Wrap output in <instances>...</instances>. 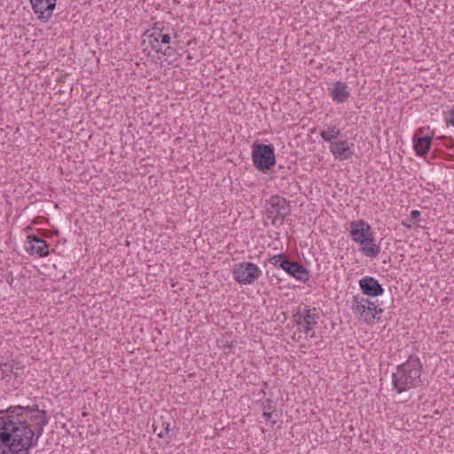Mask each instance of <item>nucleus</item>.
Segmentation results:
<instances>
[{"label":"nucleus","mask_w":454,"mask_h":454,"mask_svg":"<svg viewBox=\"0 0 454 454\" xmlns=\"http://www.w3.org/2000/svg\"><path fill=\"white\" fill-rule=\"evenodd\" d=\"M422 363L417 356L409 358L395 368L392 373V390L397 395L411 397L409 391L421 385Z\"/></svg>","instance_id":"obj_1"},{"label":"nucleus","mask_w":454,"mask_h":454,"mask_svg":"<svg viewBox=\"0 0 454 454\" xmlns=\"http://www.w3.org/2000/svg\"><path fill=\"white\" fill-rule=\"evenodd\" d=\"M269 262L277 268L282 269L297 280L305 283L309 279L308 270L300 262L290 260L285 254H278L270 257Z\"/></svg>","instance_id":"obj_2"},{"label":"nucleus","mask_w":454,"mask_h":454,"mask_svg":"<svg viewBox=\"0 0 454 454\" xmlns=\"http://www.w3.org/2000/svg\"><path fill=\"white\" fill-rule=\"evenodd\" d=\"M252 160L256 169L266 172L276 165L274 147L271 144H254Z\"/></svg>","instance_id":"obj_3"},{"label":"nucleus","mask_w":454,"mask_h":454,"mask_svg":"<svg viewBox=\"0 0 454 454\" xmlns=\"http://www.w3.org/2000/svg\"><path fill=\"white\" fill-rule=\"evenodd\" d=\"M290 212L289 202L284 197L274 195L267 202V218L271 221L272 225H276L278 221L283 223Z\"/></svg>","instance_id":"obj_4"},{"label":"nucleus","mask_w":454,"mask_h":454,"mask_svg":"<svg viewBox=\"0 0 454 454\" xmlns=\"http://www.w3.org/2000/svg\"><path fill=\"white\" fill-rule=\"evenodd\" d=\"M233 278L239 284H254L261 275L259 267L249 262L236 263L232 270Z\"/></svg>","instance_id":"obj_5"},{"label":"nucleus","mask_w":454,"mask_h":454,"mask_svg":"<svg viewBox=\"0 0 454 454\" xmlns=\"http://www.w3.org/2000/svg\"><path fill=\"white\" fill-rule=\"evenodd\" d=\"M353 310L360 315L364 321H370L375 317V315L383 310L379 308L378 301H372L364 296H354Z\"/></svg>","instance_id":"obj_6"},{"label":"nucleus","mask_w":454,"mask_h":454,"mask_svg":"<svg viewBox=\"0 0 454 454\" xmlns=\"http://www.w3.org/2000/svg\"><path fill=\"white\" fill-rule=\"evenodd\" d=\"M316 309H310L307 306L298 307L297 312L294 315V321L297 325H303V332L309 333L312 326L317 324L319 315L315 312Z\"/></svg>","instance_id":"obj_7"},{"label":"nucleus","mask_w":454,"mask_h":454,"mask_svg":"<svg viewBox=\"0 0 454 454\" xmlns=\"http://www.w3.org/2000/svg\"><path fill=\"white\" fill-rule=\"evenodd\" d=\"M350 236L352 239L359 244L372 242V228L364 220H356L350 223Z\"/></svg>","instance_id":"obj_8"},{"label":"nucleus","mask_w":454,"mask_h":454,"mask_svg":"<svg viewBox=\"0 0 454 454\" xmlns=\"http://www.w3.org/2000/svg\"><path fill=\"white\" fill-rule=\"evenodd\" d=\"M32 9L41 21H48L56 7L57 0H30Z\"/></svg>","instance_id":"obj_9"},{"label":"nucleus","mask_w":454,"mask_h":454,"mask_svg":"<svg viewBox=\"0 0 454 454\" xmlns=\"http://www.w3.org/2000/svg\"><path fill=\"white\" fill-rule=\"evenodd\" d=\"M26 250L30 254H35L43 257L49 254V246L43 239L36 235H28L26 243Z\"/></svg>","instance_id":"obj_10"},{"label":"nucleus","mask_w":454,"mask_h":454,"mask_svg":"<svg viewBox=\"0 0 454 454\" xmlns=\"http://www.w3.org/2000/svg\"><path fill=\"white\" fill-rule=\"evenodd\" d=\"M359 287L364 295L378 297L384 293V288L373 277L366 276L359 280Z\"/></svg>","instance_id":"obj_11"},{"label":"nucleus","mask_w":454,"mask_h":454,"mask_svg":"<svg viewBox=\"0 0 454 454\" xmlns=\"http://www.w3.org/2000/svg\"><path fill=\"white\" fill-rule=\"evenodd\" d=\"M160 30L154 28L151 32H147L145 34L144 43L150 45L152 49L155 51L157 53L161 52L164 54V49L160 43Z\"/></svg>","instance_id":"obj_12"},{"label":"nucleus","mask_w":454,"mask_h":454,"mask_svg":"<svg viewBox=\"0 0 454 454\" xmlns=\"http://www.w3.org/2000/svg\"><path fill=\"white\" fill-rule=\"evenodd\" d=\"M330 151L340 160H348L353 154L348 144H331Z\"/></svg>","instance_id":"obj_13"},{"label":"nucleus","mask_w":454,"mask_h":454,"mask_svg":"<svg viewBox=\"0 0 454 454\" xmlns=\"http://www.w3.org/2000/svg\"><path fill=\"white\" fill-rule=\"evenodd\" d=\"M332 97L335 101L339 103L345 102L349 97V91L348 90L347 84L341 82H335L333 84Z\"/></svg>","instance_id":"obj_14"},{"label":"nucleus","mask_w":454,"mask_h":454,"mask_svg":"<svg viewBox=\"0 0 454 454\" xmlns=\"http://www.w3.org/2000/svg\"><path fill=\"white\" fill-rule=\"evenodd\" d=\"M363 247L360 248V251L368 257H376L380 252V247L375 244L374 238L372 236V242H364L362 244Z\"/></svg>","instance_id":"obj_15"},{"label":"nucleus","mask_w":454,"mask_h":454,"mask_svg":"<svg viewBox=\"0 0 454 454\" xmlns=\"http://www.w3.org/2000/svg\"><path fill=\"white\" fill-rule=\"evenodd\" d=\"M169 427L170 423L163 420V419L160 418L159 420L154 421L153 431L157 433V435L160 438H163L164 436L168 435L169 432Z\"/></svg>","instance_id":"obj_16"},{"label":"nucleus","mask_w":454,"mask_h":454,"mask_svg":"<svg viewBox=\"0 0 454 454\" xmlns=\"http://www.w3.org/2000/svg\"><path fill=\"white\" fill-rule=\"evenodd\" d=\"M340 131L336 127H328L326 129L321 131V136L324 140L331 141L335 139L339 135Z\"/></svg>","instance_id":"obj_17"},{"label":"nucleus","mask_w":454,"mask_h":454,"mask_svg":"<svg viewBox=\"0 0 454 454\" xmlns=\"http://www.w3.org/2000/svg\"><path fill=\"white\" fill-rule=\"evenodd\" d=\"M432 144H412V148L418 155L425 156L430 150Z\"/></svg>","instance_id":"obj_18"},{"label":"nucleus","mask_w":454,"mask_h":454,"mask_svg":"<svg viewBox=\"0 0 454 454\" xmlns=\"http://www.w3.org/2000/svg\"><path fill=\"white\" fill-rule=\"evenodd\" d=\"M160 43L164 49V55L167 54V51L168 50H170V47H169V43H170V36L167 34H162V32L160 31Z\"/></svg>","instance_id":"obj_19"},{"label":"nucleus","mask_w":454,"mask_h":454,"mask_svg":"<svg viewBox=\"0 0 454 454\" xmlns=\"http://www.w3.org/2000/svg\"><path fill=\"white\" fill-rule=\"evenodd\" d=\"M3 366L4 367H9L10 368V372H13L15 374H17V371L20 369V364L19 363H15L14 361L4 364Z\"/></svg>","instance_id":"obj_20"},{"label":"nucleus","mask_w":454,"mask_h":454,"mask_svg":"<svg viewBox=\"0 0 454 454\" xmlns=\"http://www.w3.org/2000/svg\"><path fill=\"white\" fill-rule=\"evenodd\" d=\"M273 402L270 399H267L262 403V409L263 411H274L275 407L273 406Z\"/></svg>","instance_id":"obj_21"},{"label":"nucleus","mask_w":454,"mask_h":454,"mask_svg":"<svg viewBox=\"0 0 454 454\" xmlns=\"http://www.w3.org/2000/svg\"><path fill=\"white\" fill-rule=\"evenodd\" d=\"M449 118L446 120L447 125H452L454 127V109L448 112Z\"/></svg>","instance_id":"obj_22"},{"label":"nucleus","mask_w":454,"mask_h":454,"mask_svg":"<svg viewBox=\"0 0 454 454\" xmlns=\"http://www.w3.org/2000/svg\"><path fill=\"white\" fill-rule=\"evenodd\" d=\"M432 137L429 136H424L418 138H414L413 142H431Z\"/></svg>","instance_id":"obj_23"},{"label":"nucleus","mask_w":454,"mask_h":454,"mask_svg":"<svg viewBox=\"0 0 454 454\" xmlns=\"http://www.w3.org/2000/svg\"><path fill=\"white\" fill-rule=\"evenodd\" d=\"M420 215V212L419 210H412L411 212V221H416V219Z\"/></svg>","instance_id":"obj_24"},{"label":"nucleus","mask_w":454,"mask_h":454,"mask_svg":"<svg viewBox=\"0 0 454 454\" xmlns=\"http://www.w3.org/2000/svg\"><path fill=\"white\" fill-rule=\"evenodd\" d=\"M403 224L406 226L407 228H411L413 224H415L414 221H411V219H407L403 222Z\"/></svg>","instance_id":"obj_25"},{"label":"nucleus","mask_w":454,"mask_h":454,"mask_svg":"<svg viewBox=\"0 0 454 454\" xmlns=\"http://www.w3.org/2000/svg\"><path fill=\"white\" fill-rule=\"evenodd\" d=\"M273 411H263L262 416L266 419H270L272 416Z\"/></svg>","instance_id":"obj_26"},{"label":"nucleus","mask_w":454,"mask_h":454,"mask_svg":"<svg viewBox=\"0 0 454 454\" xmlns=\"http://www.w3.org/2000/svg\"><path fill=\"white\" fill-rule=\"evenodd\" d=\"M447 148H449V149H453V148H454V143L449 144V145L447 146Z\"/></svg>","instance_id":"obj_27"},{"label":"nucleus","mask_w":454,"mask_h":454,"mask_svg":"<svg viewBox=\"0 0 454 454\" xmlns=\"http://www.w3.org/2000/svg\"><path fill=\"white\" fill-rule=\"evenodd\" d=\"M2 370H3L4 372H6L7 371H10V368L9 367H4Z\"/></svg>","instance_id":"obj_28"}]
</instances>
